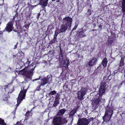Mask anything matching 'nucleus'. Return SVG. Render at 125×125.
I'll use <instances>...</instances> for the list:
<instances>
[{
	"label": "nucleus",
	"instance_id": "5",
	"mask_svg": "<svg viewBox=\"0 0 125 125\" xmlns=\"http://www.w3.org/2000/svg\"><path fill=\"white\" fill-rule=\"evenodd\" d=\"M113 110L112 108L110 107L106 112L105 115L103 117L104 121L107 122L109 121L113 114Z\"/></svg>",
	"mask_w": 125,
	"mask_h": 125
},
{
	"label": "nucleus",
	"instance_id": "2",
	"mask_svg": "<svg viewBox=\"0 0 125 125\" xmlns=\"http://www.w3.org/2000/svg\"><path fill=\"white\" fill-rule=\"evenodd\" d=\"M34 68H32L31 69L28 70L26 68H24L19 71L20 74L24 75L25 76V80L26 81L31 80V76L33 74L32 71L33 70Z\"/></svg>",
	"mask_w": 125,
	"mask_h": 125
},
{
	"label": "nucleus",
	"instance_id": "9",
	"mask_svg": "<svg viewBox=\"0 0 125 125\" xmlns=\"http://www.w3.org/2000/svg\"><path fill=\"white\" fill-rule=\"evenodd\" d=\"M12 23V22H9L7 24L6 28L5 29L6 31L9 32H10L12 31L13 29Z\"/></svg>",
	"mask_w": 125,
	"mask_h": 125
},
{
	"label": "nucleus",
	"instance_id": "15",
	"mask_svg": "<svg viewBox=\"0 0 125 125\" xmlns=\"http://www.w3.org/2000/svg\"><path fill=\"white\" fill-rule=\"evenodd\" d=\"M77 108H75L71 111L69 114L70 116H73L77 112Z\"/></svg>",
	"mask_w": 125,
	"mask_h": 125
},
{
	"label": "nucleus",
	"instance_id": "7",
	"mask_svg": "<svg viewBox=\"0 0 125 125\" xmlns=\"http://www.w3.org/2000/svg\"><path fill=\"white\" fill-rule=\"evenodd\" d=\"M105 89L106 88L104 85L103 83H102L99 88V93L97 94L96 96H99V97L100 96H101L102 94L104 93Z\"/></svg>",
	"mask_w": 125,
	"mask_h": 125
},
{
	"label": "nucleus",
	"instance_id": "39",
	"mask_svg": "<svg viewBox=\"0 0 125 125\" xmlns=\"http://www.w3.org/2000/svg\"><path fill=\"white\" fill-rule=\"evenodd\" d=\"M55 0H53V1H54Z\"/></svg>",
	"mask_w": 125,
	"mask_h": 125
},
{
	"label": "nucleus",
	"instance_id": "14",
	"mask_svg": "<svg viewBox=\"0 0 125 125\" xmlns=\"http://www.w3.org/2000/svg\"><path fill=\"white\" fill-rule=\"evenodd\" d=\"M121 4H122V10L125 14V0H123Z\"/></svg>",
	"mask_w": 125,
	"mask_h": 125
},
{
	"label": "nucleus",
	"instance_id": "18",
	"mask_svg": "<svg viewBox=\"0 0 125 125\" xmlns=\"http://www.w3.org/2000/svg\"><path fill=\"white\" fill-rule=\"evenodd\" d=\"M107 61L106 58H104L102 61V64L104 67H105L107 65Z\"/></svg>",
	"mask_w": 125,
	"mask_h": 125
},
{
	"label": "nucleus",
	"instance_id": "23",
	"mask_svg": "<svg viewBox=\"0 0 125 125\" xmlns=\"http://www.w3.org/2000/svg\"><path fill=\"white\" fill-rule=\"evenodd\" d=\"M60 33L59 31H58L57 32L56 31L55 32V34L54 35V38H56L57 36Z\"/></svg>",
	"mask_w": 125,
	"mask_h": 125
},
{
	"label": "nucleus",
	"instance_id": "33",
	"mask_svg": "<svg viewBox=\"0 0 125 125\" xmlns=\"http://www.w3.org/2000/svg\"><path fill=\"white\" fill-rule=\"evenodd\" d=\"M87 13V14H88V13H89V14H88L89 15H90L91 14V13H90V10H88Z\"/></svg>",
	"mask_w": 125,
	"mask_h": 125
},
{
	"label": "nucleus",
	"instance_id": "38",
	"mask_svg": "<svg viewBox=\"0 0 125 125\" xmlns=\"http://www.w3.org/2000/svg\"><path fill=\"white\" fill-rule=\"evenodd\" d=\"M109 76L108 75L107 76V77H109Z\"/></svg>",
	"mask_w": 125,
	"mask_h": 125
},
{
	"label": "nucleus",
	"instance_id": "22",
	"mask_svg": "<svg viewBox=\"0 0 125 125\" xmlns=\"http://www.w3.org/2000/svg\"><path fill=\"white\" fill-rule=\"evenodd\" d=\"M31 112H29V111L27 112L25 114L26 116L27 117H29L31 115Z\"/></svg>",
	"mask_w": 125,
	"mask_h": 125
},
{
	"label": "nucleus",
	"instance_id": "30",
	"mask_svg": "<svg viewBox=\"0 0 125 125\" xmlns=\"http://www.w3.org/2000/svg\"><path fill=\"white\" fill-rule=\"evenodd\" d=\"M77 27V25H75V26L73 28V30H75L76 29Z\"/></svg>",
	"mask_w": 125,
	"mask_h": 125
},
{
	"label": "nucleus",
	"instance_id": "4",
	"mask_svg": "<svg viewBox=\"0 0 125 125\" xmlns=\"http://www.w3.org/2000/svg\"><path fill=\"white\" fill-rule=\"evenodd\" d=\"M67 122V121L65 118L59 116L54 117L52 121V123L54 125H62Z\"/></svg>",
	"mask_w": 125,
	"mask_h": 125
},
{
	"label": "nucleus",
	"instance_id": "26",
	"mask_svg": "<svg viewBox=\"0 0 125 125\" xmlns=\"http://www.w3.org/2000/svg\"><path fill=\"white\" fill-rule=\"evenodd\" d=\"M63 62L64 63L66 64V65H68L69 64V60L67 59L65 61H64Z\"/></svg>",
	"mask_w": 125,
	"mask_h": 125
},
{
	"label": "nucleus",
	"instance_id": "12",
	"mask_svg": "<svg viewBox=\"0 0 125 125\" xmlns=\"http://www.w3.org/2000/svg\"><path fill=\"white\" fill-rule=\"evenodd\" d=\"M60 94H57L56 95L55 100L54 103L53 104L54 106L56 107L59 103V99Z\"/></svg>",
	"mask_w": 125,
	"mask_h": 125
},
{
	"label": "nucleus",
	"instance_id": "3",
	"mask_svg": "<svg viewBox=\"0 0 125 125\" xmlns=\"http://www.w3.org/2000/svg\"><path fill=\"white\" fill-rule=\"evenodd\" d=\"M27 89V88H25V87L21 88V90L19 94L17 99V104L16 105L17 106L23 99L25 98Z\"/></svg>",
	"mask_w": 125,
	"mask_h": 125
},
{
	"label": "nucleus",
	"instance_id": "32",
	"mask_svg": "<svg viewBox=\"0 0 125 125\" xmlns=\"http://www.w3.org/2000/svg\"><path fill=\"white\" fill-rule=\"evenodd\" d=\"M25 27L27 29H28L29 28V26L28 25H26L25 26Z\"/></svg>",
	"mask_w": 125,
	"mask_h": 125
},
{
	"label": "nucleus",
	"instance_id": "17",
	"mask_svg": "<svg viewBox=\"0 0 125 125\" xmlns=\"http://www.w3.org/2000/svg\"><path fill=\"white\" fill-rule=\"evenodd\" d=\"M66 110L64 109H63L59 110L57 114L58 116H61L63 115L66 111Z\"/></svg>",
	"mask_w": 125,
	"mask_h": 125
},
{
	"label": "nucleus",
	"instance_id": "21",
	"mask_svg": "<svg viewBox=\"0 0 125 125\" xmlns=\"http://www.w3.org/2000/svg\"><path fill=\"white\" fill-rule=\"evenodd\" d=\"M6 123H4V120L1 119L0 118V125H6Z\"/></svg>",
	"mask_w": 125,
	"mask_h": 125
},
{
	"label": "nucleus",
	"instance_id": "29",
	"mask_svg": "<svg viewBox=\"0 0 125 125\" xmlns=\"http://www.w3.org/2000/svg\"><path fill=\"white\" fill-rule=\"evenodd\" d=\"M41 78V76H40L38 78H36L35 79L33 80H32L33 82H34L35 81H36L37 80H40Z\"/></svg>",
	"mask_w": 125,
	"mask_h": 125
},
{
	"label": "nucleus",
	"instance_id": "25",
	"mask_svg": "<svg viewBox=\"0 0 125 125\" xmlns=\"http://www.w3.org/2000/svg\"><path fill=\"white\" fill-rule=\"evenodd\" d=\"M27 62H26L25 64V67H27L28 66L30 62L28 61V60H27Z\"/></svg>",
	"mask_w": 125,
	"mask_h": 125
},
{
	"label": "nucleus",
	"instance_id": "11",
	"mask_svg": "<svg viewBox=\"0 0 125 125\" xmlns=\"http://www.w3.org/2000/svg\"><path fill=\"white\" fill-rule=\"evenodd\" d=\"M104 101V100L101 99L100 97L98 98H96L93 101V102L92 103V104L94 105H98L99 103L102 102V101Z\"/></svg>",
	"mask_w": 125,
	"mask_h": 125
},
{
	"label": "nucleus",
	"instance_id": "34",
	"mask_svg": "<svg viewBox=\"0 0 125 125\" xmlns=\"http://www.w3.org/2000/svg\"><path fill=\"white\" fill-rule=\"evenodd\" d=\"M124 83V84L125 85V81H123L121 83V84L122 85V84Z\"/></svg>",
	"mask_w": 125,
	"mask_h": 125
},
{
	"label": "nucleus",
	"instance_id": "28",
	"mask_svg": "<svg viewBox=\"0 0 125 125\" xmlns=\"http://www.w3.org/2000/svg\"><path fill=\"white\" fill-rule=\"evenodd\" d=\"M123 61L122 60V59H121V60L120 62V66H123Z\"/></svg>",
	"mask_w": 125,
	"mask_h": 125
},
{
	"label": "nucleus",
	"instance_id": "6",
	"mask_svg": "<svg viewBox=\"0 0 125 125\" xmlns=\"http://www.w3.org/2000/svg\"><path fill=\"white\" fill-rule=\"evenodd\" d=\"M87 91L86 89L82 88L81 90L78 92L77 94L78 98L80 100H83L84 98L83 96L86 94Z\"/></svg>",
	"mask_w": 125,
	"mask_h": 125
},
{
	"label": "nucleus",
	"instance_id": "35",
	"mask_svg": "<svg viewBox=\"0 0 125 125\" xmlns=\"http://www.w3.org/2000/svg\"><path fill=\"white\" fill-rule=\"evenodd\" d=\"M115 73H115V72H114V73H113L112 75H115Z\"/></svg>",
	"mask_w": 125,
	"mask_h": 125
},
{
	"label": "nucleus",
	"instance_id": "13",
	"mask_svg": "<svg viewBox=\"0 0 125 125\" xmlns=\"http://www.w3.org/2000/svg\"><path fill=\"white\" fill-rule=\"evenodd\" d=\"M97 61V59L96 58H93L88 62V65L90 66H93L96 64Z\"/></svg>",
	"mask_w": 125,
	"mask_h": 125
},
{
	"label": "nucleus",
	"instance_id": "20",
	"mask_svg": "<svg viewBox=\"0 0 125 125\" xmlns=\"http://www.w3.org/2000/svg\"><path fill=\"white\" fill-rule=\"evenodd\" d=\"M79 36L81 37H82L84 36H85V35H84L83 32L82 31H80L79 33Z\"/></svg>",
	"mask_w": 125,
	"mask_h": 125
},
{
	"label": "nucleus",
	"instance_id": "10",
	"mask_svg": "<svg viewBox=\"0 0 125 125\" xmlns=\"http://www.w3.org/2000/svg\"><path fill=\"white\" fill-rule=\"evenodd\" d=\"M41 83L40 85L37 86L36 90H40L41 89V87L42 86H43L46 84L48 82V79H47L45 78L42 79L41 81Z\"/></svg>",
	"mask_w": 125,
	"mask_h": 125
},
{
	"label": "nucleus",
	"instance_id": "8",
	"mask_svg": "<svg viewBox=\"0 0 125 125\" xmlns=\"http://www.w3.org/2000/svg\"><path fill=\"white\" fill-rule=\"evenodd\" d=\"M89 123V121L85 118L78 120L77 123L78 125H87Z\"/></svg>",
	"mask_w": 125,
	"mask_h": 125
},
{
	"label": "nucleus",
	"instance_id": "16",
	"mask_svg": "<svg viewBox=\"0 0 125 125\" xmlns=\"http://www.w3.org/2000/svg\"><path fill=\"white\" fill-rule=\"evenodd\" d=\"M49 0H41V5H42V7H45L47 5L48 1Z\"/></svg>",
	"mask_w": 125,
	"mask_h": 125
},
{
	"label": "nucleus",
	"instance_id": "19",
	"mask_svg": "<svg viewBox=\"0 0 125 125\" xmlns=\"http://www.w3.org/2000/svg\"><path fill=\"white\" fill-rule=\"evenodd\" d=\"M59 62H62L64 61L63 60V57L62 54H60L59 56Z\"/></svg>",
	"mask_w": 125,
	"mask_h": 125
},
{
	"label": "nucleus",
	"instance_id": "36",
	"mask_svg": "<svg viewBox=\"0 0 125 125\" xmlns=\"http://www.w3.org/2000/svg\"><path fill=\"white\" fill-rule=\"evenodd\" d=\"M108 74H109V73L110 74H109V75H110V74H111V72H110V71H109L108 72Z\"/></svg>",
	"mask_w": 125,
	"mask_h": 125
},
{
	"label": "nucleus",
	"instance_id": "27",
	"mask_svg": "<svg viewBox=\"0 0 125 125\" xmlns=\"http://www.w3.org/2000/svg\"><path fill=\"white\" fill-rule=\"evenodd\" d=\"M18 17V13H16V14L13 17V20H14L17 17Z\"/></svg>",
	"mask_w": 125,
	"mask_h": 125
},
{
	"label": "nucleus",
	"instance_id": "1",
	"mask_svg": "<svg viewBox=\"0 0 125 125\" xmlns=\"http://www.w3.org/2000/svg\"><path fill=\"white\" fill-rule=\"evenodd\" d=\"M72 19L69 17L64 18L62 21L63 24L61 26L59 31L60 32H65L67 29V25L71 27L72 22Z\"/></svg>",
	"mask_w": 125,
	"mask_h": 125
},
{
	"label": "nucleus",
	"instance_id": "31",
	"mask_svg": "<svg viewBox=\"0 0 125 125\" xmlns=\"http://www.w3.org/2000/svg\"><path fill=\"white\" fill-rule=\"evenodd\" d=\"M8 100V97H6L4 98L3 99V101H7Z\"/></svg>",
	"mask_w": 125,
	"mask_h": 125
},
{
	"label": "nucleus",
	"instance_id": "24",
	"mask_svg": "<svg viewBox=\"0 0 125 125\" xmlns=\"http://www.w3.org/2000/svg\"><path fill=\"white\" fill-rule=\"evenodd\" d=\"M56 92L54 91H53L51 92L49 94V95H54L55 94H56Z\"/></svg>",
	"mask_w": 125,
	"mask_h": 125
},
{
	"label": "nucleus",
	"instance_id": "37",
	"mask_svg": "<svg viewBox=\"0 0 125 125\" xmlns=\"http://www.w3.org/2000/svg\"><path fill=\"white\" fill-rule=\"evenodd\" d=\"M32 66H31V65H30V66H28V67H32Z\"/></svg>",
	"mask_w": 125,
	"mask_h": 125
}]
</instances>
